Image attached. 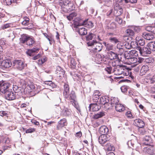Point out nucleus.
Wrapping results in <instances>:
<instances>
[{"mask_svg":"<svg viewBox=\"0 0 155 155\" xmlns=\"http://www.w3.org/2000/svg\"><path fill=\"white\" fill-rule=\"evenodd\" d=\"M59 5L61 7V11L65 13L73 10L75 8L70 0H60Z\"/></svg>","mask_w":155,"mask_h":155,"instance_id":"f257e3e1","label":"nucleus"},{"mask_svg":"<svg viewBox=\"0 0 155 155\" xmlns=\"http://www.w3.org/2000/svg\"><path fill=\"white\" fill-rule=\"evenodd\" d=\"M122 58L129 60V61L132 63H134L137 61V59L135 56L138 55L137 52L134 50L130 51H125L124 54H121Z\"/></svg>","mask_w":155,"mask_h":155,"instance_id":"f03ea898","label":"nucleus"},{"mask_svg":"<svg viewBox=\"0 0 155 155\" xmlns=\"http://www.w3.org/2000/svg\"><path fill=\"white\" fill-rule=\"evenodd\" d=\"M113 72L114 74L117 75L123 74L125 76H127L129 74V70L128 68L121 65L114 68Z\"/></svg>","mask_w":155,"mask_h":155,"instance_id":"7ed1b4c3","label":"nucleus"},{"mask_svg":"<svg viewBox=\"0 0 155 155\" xmlns=\"http://www.w3.org/2000/svg\"><path fill=\"white\" fill-rule=\"evenodd\" d=\"M88 46H92V50L94 52H98L102 49L103 45L100 43L97 42L96 40L89 41L87 43Z\"/></svg>","mask_w":155,"mask_h":155,"instance_id":"20e7f679","label":"nucleus"},{"mask_svg":"<svg viewBox=\"0 0 155 155\" xmlns=\"http://www.w3.org/2000/svg\"><path fill=\"white\" fill-rule=\"evenodd\" d=\"M12 65L15 68H18L20 70H22L26 65L21 60H14L13 62Z\"/></svg>","mask_w":155,"mask_h":155,"instance_id":"39448f33","label":"nucleus"},{"mask_svg":"<svg viewBox=\"0 0 155 155\" xmlns=\"http://www.w3.org/2000/svg\"><path fill=\"white\" fill-rule=\"evenodd\" d=\"M138 50L141 54L143 56L150 54L152 51L151 48L148 47V44L146 47H144L142 49L141 48H139Z\"/></svg>","mask_w":155,"mask_h":155,"instance_id":"423d86ee","label":"nucleus"},{"mask_svg":"<svg viewBox=\"0 0 155 155\" xmlns=\"http://www.w3.org/2000/svg\"><path fill=\"white\" fill-rule=\"evenodd\" d=\"M68 96L64 98L69 100L73 105H75L76 96L74 91L72 90L70 94H68Z\"/></svg>","mask_w":155,"mask_h":155,"instance_id":"0eeeda50","label":"nucleus"},{"mask_svg":"<svg viewBox=\"0 0 155 155\" xmlns=\"http://www.w3.org/2000/svg\"><path fill=\"white\" fill-rule=\"evenodd\" d=\"M4 94L5 98L8 100H13L15 98V95L12 89L8 90Z\"/></svg>","mask_w":155,"mask_h":155,"instance_id":"6e6552de","label":"nucleus"},{"mask_svg":"<svg viewBox=\"0 0 155 155\" xmlns=\"http://www.w3.org/2000/svg\"><path fill=\"white\" fill-rule=\"evenodd\" d=\"M12 65V63L9 60H4L1 63L0 68L2 69H5L9 68Z\"/></svg>","mask_w":155,"mask_h":155,"instance_id":"1a4fd4ad","label":"nucleus"},{"mask_svg":"<svg viewBox=\"0 0 155 155\" xmlns=\"http://www.w3.org/2000/svg\"><path fill=\"white\" fill-rule=\"evenodd\" d=\"M10 84L8 83H2L0 84V91L2 93L5 94L8 90Z\"/></svg>","mask_w":155,"mask_h":155,"instance_id":"9d476101","label":"nucleus"},{"mask_svg":"<svg viewBox=\"0 0 155 155\" xmlns=\"http://www.w3.org/2000/svg\"><path fill=\"white\" fill-rule=\"evenodd\" d=\"M67 123L65 119H63L61 120L58 123L56 128L58 130H61L65 126L67 125Z\"/></svg>","mask_w":155,"mask_h":155,"instance_id":"9b49d317","label":"nucleus"},{"mask_svg":"<svg viewBox=\"0 0 155 155\" xmlns=\"http://www.w3.org/2000/svg\"><path fill=\"white\" fill-rule=\"evenodd\" d=\"M143 143L146 145L151 146L152 143V140L149 136H147L143 138Z\"/></svg>","mask_w":155,"mask_h":155,"instance_id":"f8f14e48","label":"nucleus"},{"mask_svg":"<svg viewBox=\"0 0 155 155\" xmlns=\"http://www.w3.org/2000/svg\"><path fill=\"white\" fill-rule=\"evenodd\" d=\"M13 89L15 93H18L19 95H21L24 91V88L21 87H18L16 85H13Z\"/></svg>","mask_w":155,"mask_h":155,"instance_id":"ddd939ff","label":"nucleus"},{"mask_svg":"<svg viewBox=\"0 0 155 155\" xmlns=\"http://www.w3.org/2000/svg\"><path fill=\"white\" fill-rule=\"evenodd\" d=\"M111 60H113L115 59H117L118 60L121 61L122 57L119 56L117 54L111 51L108 54Z\"/></svg>","mask_w":155,"mask_h":155,"instance_id":"4468645a","label":"nucleus"},{"mask_svg":"<svg viewBox=\"0 0 155 155\" xmlns=\"http://www.w3.org/2000/svg\"><path fill=\"white\" fill-rule=\"evenodd\" d=\"M134 124L139 128L143 127L145 125L143 120L139 119L135 120L134 121Z\"/></svg>","mask_w":155,"mask_h":155,"instance_id":"2eb2a0df","label":"nucleus"},{"mask_svg":"<svg viewBox=\"0 0 155 155\" xmlns=\"http://www.w3.org/2000/svg\"><path fill=\"white\" fill-rule=\"evenodd\" d=\"M89 110L91 111V109L93 111H96L99 110L101 107L96 104H91L89 105Z\"/></svg>","mask_w":155,"mask_h":155,"instance_id":"dca6fc26","label":"nucleus"},{"mask_svg":"<svg viewBox=\"0 0 155 155\" xmlns=\"http://www.w3.org/2000/svg\"><path fill=\"white\" fill-rule=\"evenodd\" d=\"M69 87L68 84L65 83L64 85L63 96L64 97H68V94L69 93Z\"/></svg>","mask_w":155,"mask_h":155,"instance_id":"f3484780","label":"nucleus"},{"mask_svg":"<svg viewBox=\"0 0 155 155\" xmlns=\"http://www.w3.org/2000/svg\"><path fill=\"white\" fill-rule=\"evenodd\" d=\"M149 70V67L147 65H143L140 71V76L145 75L146 73Z\"/></svg>","mask_w":155,"mask_h":155,"instance_id":"a211bd4d","label":"nucleus"},{"mask_svg":"<svg viewBox=\"0 0 155 155\" xmlns=\"http://www.w3.org/2000/svg\"><path fill=\"white\" fill-rule=\"evenodd\" d=\"M56 72L57 74L59 75V77H62L64 76L65 71L60 67L58 66L56 68Z\"/></svg>","mask_w":155,"mask_h":155,"instance_id":"6ab92c4d","label":"nucleus"},{"mask_svg":"<svg viewBox=\"0 0 155 155\" xmlns=\"http://www.w3.org/2000/svg\"><path fill=\"white\" fill-rule=\"evenodd\" d=\"M108 140V139L106 135H101L98 138L99 142L101 144H104Z\"/></svg>","mask_w":155,"mask_h":155,"instance_id":"aec40b11","label":"nucleus"},{"mask_svg":"<svg viewBox=\"0 0 155 155\" xmlns=\"http://www.w3.org/2000/svg\"><path fill=\"white\" fill-rule=\"evenodd\" d=\"M29 37V36L26 34H23L21 36V38H20V43L23 44H26Z\"/></svg>","mask_w":155,"mask_h":155,"instance_id":"412c9836","label":"nucleus"},{"mask_svg":"<svg viewBox=\"0 0 155 155\" xmlns=\"http://www.w3.org/2000/svg\"><path fill=\"white\" fill-rule=\"evenodd\" d=\"M142 36L145 39L148 40H152L154 38V36L152 34L146 32L143 33Z\"/></svg>","mask_w":155,"mask_h":155,"instance_id":"4be33fe9","label":"nucleus"},{"mask_svg":"<svg viewBox=\"0 0 155 155\" xmlns=\"http://www.w3.org/2000/svg\"><path fill=\"white\" fill-rule=\"evenodd\" d=\"M99 131L101 135H105L108 132V129L107 127L103 126L100 127Z\"/></svg>","mask_w":155,"mask_h":155,"instance_id":"5701e85b","label":"nucleus"},{"mask_svg":"<svg viewBox=\"0 0 155 155\" xmlns=\"http://www.w3.org/2000/svg\"><path fill=\"white\" fill-rule=\"evenodd\" d=\"M82 25L89 28H92L93 27V24L92 22L88 21V19L84 21L82 23Z\"/></svg>","mask_w":155,"mask_h":155,"instance_id":"b1692460","label":"nucleus"},{"mask_svg":"<svg viewBox=\"0 0 155 155\" xmlns=\"http://www.w3.org/2000/svg\"><path fill=\"white\" fill-rule=\"evenodd\" d=\"M109 100L110 98L107 96L102 97L100 98V103L103 105L106 103H108Z\"/></svg>","mask_w":155,"mask_h":155,"instance_id":"393cba45","label":"nucleus"},{"mask_svg":"<svg viewBox=\"0 0 155 155\" xmlns=\"http://www.w3.org/2000/svg\"><path fill=\"white\" fill-rule=\"evenodd\" d=\"M39 50V48H33L31 49H29L26 52L27 54L30 56H33L34 54L36 52L38 51Z\"/></svg>","mask_w":155,"mask_h":155,"instance_id":"a878e982","label":"nucleus"},{"mask_svg":"<svg viewBox=\"0 0 155 155\" xmlns=\"http://www.w3.org/2000/svg\"><path fill=\"white\" fill-rule=\"evenodd\" d=\"M35 42V41L34 40V38L31 36H29L26 45L30 46H32L33 45Z\"/></svg>","mask_w":155,"mask_h":155,"instance_id":"bb28decb","label":"nucleus"},{"mask_svg":"<svg viewBox=\"0 0 155 155\" xmlns=\"http://www.w3.org/2000/svg\"><path fill=\"white\" fill-rule=\"evenodd\" d=\"M115 108L116 111L119 112L123 111L125 110L124 106L120 104H117L115 106Z\"/></svg>","mask_w":155,"mask_h":155,"instance_id":"cd10ccee","label":"nucleus"},{"mask_svg":"<svg viewBox=\"0 0 155 155\" xmlns=\"http://www.w3.org/2000/svg\"><path fill=\"white\" fill-rule=\"evenodd\" d=\"M78 32L81 35H85L87 34V30L84 28H80L78 29Z\"/></svg>","mask_w":155,"mask_h":155,"instance_id":"c85d7f7f","label":"nucleus"},{"mask_svg":"<svg viewBox=\"0 0 155 155\" xmlns=\"http://www.w3.org/2000/svg\"><path fill=\"white\" fill-rule=\"evenodd\" d=\"M126 34L127 36H133L134 35V32L133 29L131 28H128L125 31Z\"/></svg>","mask_w":155,"mask_h":155,"instance_id":"c756f323","label":"nucleus"},{"mask_svg":"<svg viewBox=\"0 0 155 155\" xmlns=\"http://www.w3.org/2000/svg\"><path fill=\"white\" fill-rule=\"evenodd\" d=\"M96 56L97 57L95 58V60L96 61L98 64L101 63L102 62L103 60L104 61V59H103L104 57V55L103 56V57H104L103 58L102 57L101 55L99 54H98Z\"/></svg>","mask_w":155,"mask_h":155,"instance_id":"7c9ffc66","label":"nucleus"},{"mask_svg":"<svg viewBox=\"0 0 155 155\" xmlns=\"http://www.w3.org/2000/svg\"><path fill=\"white\" fill-rule=\"evenodd\" d=\"M105 149L108 151H112L115 150V148L114 146L109 143H107L105 147Z\"/></svg>","mask_w":155,"mask_h":155,"instance_id":"2f4dec72","label":"nucleus"},{"mask_svg":"<svg viewBox=\"0 0 155 155\" xmlns=\"http://www.w3.org/2000/svg\"><path fill=\"white\" fill-rule=\"evenodd\" d=\"M44 84L48 86L49 87L52 88H54L56 86L55 84L51 81H45L44 82Z\"/></svg>","mask_w":155,"mask_h":155,"instance_id":"473e14b6","label":"nucleus"},{"mask_svg":"<svg viewBox=\"0 0 155 155\" xmlns=\"http://www.w3.org/2000/svg\"><path fill=\"white\" fill-rule=\"evenodd\" d=\"M130 46L133 48H138V49L139 48H140L139 47L137 42L135 41H131L130 43Z\"/></svg>","mask_w":155,"mask_h":155,"instance_id":"72a5a7b5","label":"nucleus"},{"mask_svg":"<svg viewBox=\"0 0 155 155\" xmlns=\"http://www.w3.org/2000/svg\"><path fill=\"white\" fill-rule=\"evenodd\" d=\"M148 46L151 48L152 51H155V41H152L148 43Z\"/></svg>","mask_w":155,"mask_h":155,"instance_id":"f704fd0d","label":"nucleus"},{"mask_svg":"<svg viewBox=\"0 0 155 155\" xmlns=\"http://www.w3.org/2000/svg\"><path fill=\"white\" fill-rule=\"evenodd\" d=\"M119 101L117 97H111V103L112 106L115 104L116 105L119 104Z\"/></svg>","mask_w":155,"mask_h":155,"instance_id":"c9c22d12","label":"nucleus"},{"mask_svg":"<svg viewBox=\"0 0 155 155\" xmlns=\"http://www.w3.org/2000/svg\"><path fill=\"white\" fill-rule=\"evenodd\" d=\"M62 113L64 115L67 116L70 114V112L68 108L64 107V109L62 110Z\"/></svg>","mask_w":155,"mask_h":155,"instance_id":"e433bc0d","label":"nucleus"},{"mask_svg":"<svg viewBox=\"0 0 155 155\" xmlns=\"http://www.w3.org/2000/svg\"><path fill=\"white\" fill-rule=\"evenodd\" d=\"M95 35L93 33H90L86 37V38L87 41L91 40L92 39H94L95 38Z\"/></svg>","mask_w":155,"mask_h":155,"instance_id":"4c0bfd02","label":"nucleus"},{"mask_svg":"<svg viewBox=\"0 0 155 155\" xmlns=\"http://www.w3.org/2000/svg\"><path fill=\"white\" fill-rule=\"evenodd\" d=\"M153 147H151L150 148L147 147L144 149L145 152V153L150 154H153Z\"/></svg>","mask_w":155,"mask_h":155,"instance_id":"58836bf2","label":"nucleus"},{"mask_svg":"<svg viewBox=\"0 0 155 155\" xmlns=\"http://www.w3.org/2000/svg\"><path fill=\"white\" fill-rule=\"evenodd\" d=\"M116 8H117V10L119 15H120L123 12V10L119 5L116 4L115 5Z\"/></svg>","mask_w":155,"mask_h":155,"instance_id":"ea45409f","label":"nucleus"},{"mask_svg":"<svg viewBox=\"0 0 155 155\" xmlns=\"http://www.w3.org/2000/svg\"><path fill=\"white\" fill-rule=\"evenodd\" d=\"M129 89V87L127 85H124L120 87V89L122 92L124 93L127 92L128 90Z\"/></svg>","mask_w":155,"mask_h":155,"instance_id":"a19ab883","label":"nucleus"},{"mask_svg":"<svg viewBox=\"0 0 155 155\" xmlns=\"http://www.w3.org/2000/svg\"><path fill=\"white\" fill-rule=\"evenodd\" d=\"M145 61L147 63L152 64L154 62V60L153 58L150 57L146 58Z\"/></svg>","mask_w":155,"mask_h":155,"instance_id":"79ce46f5","label":"nucleus"},{"mask_svg":"<svg viewBox=\"0 0 155 155\" xmlns=\"http://www.w3.org/2000/svg\"><path fill=\"white\" fill-rule=\"evenodd\" d=\"M104 115V114L103 112H99L97 114H95L94 116V118L98 119Z\"/></svg>","mask_w":155,"mask_h":155,"instance_id":"37998d69","label":"nucleus"},{"mask_svg":"<svg viewBox=\"0 0 155 155\" xmlns=\"http://www.w3.org/2000/svg\"><path fill=\"white\" fill-rule=\"evenodd\" d=\"M109 40L111 42L115 44L119 42L117 38L115 37H110L109 38Z\"/></svg>","mask_w":155,"mask_h":155,"instance_id":"c03bdc74","label":"nucleus"},{"mask_svg":"<svg viewBox=\"0 0 155 155\" xmlns=\"http://www.w3.org/2000/svg\"><path fill=\"white\" fill-rule=\"evenodd\" d=\"M136 41H137L138 44H139L141 46H143L145 44V40L143 39L140 38L138 40L137 39V38H136Z\"/></svg>","mask_w":155,"mask_h":155,"instance_id":"a18cd8bd","label":"nucleus"},{"mask_svg":"<svg viewBox=\"0 0 155 155\" xmlns=\"http://www.w3.org/2000/svg\"><path fill=\"white\" fill-rule=\"evenodd\" d=\"M139 128H140L139 129V132L140 134L141 135H143L146 134L147 131L145 129H144L143 127Z\"/></svg>","mask_w":155,"mask_h":155,"instance_id":"49530a36","label":"nucleus"},{"mask_svg":"<svg viewBox=\"0 0 155 155\" xmlns=\"http://www.w3.org/2000/svg\"><path fill=\"white\" fill-rule=\"evenodd\" d=\"M76 64L75 59L74 58H71V68H74L76 66Z\"/></svg>","mask_w":155,"mask_h":155,"instance_id":"de8ad7c7","label":"nucleus"},{"mask_svg":"<svg viewBox=\"0 0 155 155\" xmlns=\"http://www.w3.org/2000/svg\"><path fill=\"white\" fill-rule=\"evenodd\" d=\"M118 51L119 52L118 55L120 57H122V58L123 56L121 54H124L125 51H124V48H120Z\"/></svg>","mask_w":155,"mask_h":155,"instance_id":"09e8293b","label":"nucleus"},{"mask_svg":"<svg viewBox=\"0 0 155 155\" xmlns=\"http://www.w3.org/2000/svg\"><path fill=\"white\" fill-rule=\"evenodd\" d=\"M113 16H115L116 17L120 15L117 11V8L116 7L115 5L114 6V10H113Z\"/></svg>","mask_w":155,"mask_h":155,"instance_id":"8fccbe9b","label":"nucleus"},{"mask_svg":"<svg viewBox=\"0 0 155 155\" xmlns=\"http://www.w3.org/2000/svg\"><path fill=\"white\" fill-rule=\"evenodd\" d=\"M149 80L150 83L155 84V74L152 78H150Z\"/></svg>","mask_w":155,"mask_h":155,"instance_id":"3c124183","label":"nucleus"},{"mask_svg":"<svg viewBox=\"0 0 155 155\" xmlns=\"http://www.w3.org/2000/svg\"><path fill=\"white\" fill-rule=\"evenodd\" d=\"M46 61V58H43L42 59H39L38 60V64L41 65Z\"/></svg>","mask_w":155,"mask_h":155,"instance_id":"603ef678","label":"nucleus"},{"mask_svg":"<svg viewBox=\"0 0 155 155\" xmlns=\"http://www.w3.org/2000/svg\"><path fill=\"white\" fill-rule=\"evenodd\" d=\"M4 2L5 4L6 5H9L11 4L12 2H14V0H4Z\"/></svg>","mask_w":155,"mask_h":155,"instance_id":"864d4df0","label":"nucleus"},{"mask_svg":"<svg viewBox=\"0 0 155 155\" xmlns=\"http://www.w3.org/2000/svg\"><path fill=\"white\" fill-rule=\"evenodd\" d=\"M104 107L106 109H109L113 107V106L110 103H107L106 104H104Z\"/></svg>","mask_w":155,"mask_h":155,"instance_id":"5fc2aeb1","label":"nucleus"},{"mask_svg":"<svg viewBox=\"0 0 155 155\" xmlns=\"http://www.w3.org/2000/svg\"><path fill=\"white\" fill-rule=\"evenodd\" d=\"M124 2L126 3H130L131 4H135L137 2V0H124Z\"/></svg>","mask_w":155,"mask_h":155,"instance_id":"6e6d98bb","label":"nucleus"},{"mask_svg":"<svg viewBox=\"0 0 155 155\" xmlns=\"http://www.w3.org/2000/svg\"><path fill=\"white\" fill-rule=\"evenodd\" d=\"M7 43V41L4 38L0 39V45H5Z\"/></svg>","mask_w":155,"mask_h":155,"instance_id":"4d7b16f0","label":"nucleus"},{"mask_svg":"<svg viewBox=\"0 0 155 155\" xmlns=\"http://www.w3.org/2000/svg\"><path fill=\"white\" fill-rule=\"evenodd\" d=\"M113 9H111L109 10L107 13V15L108 16L112 17H113Z\"/></svg>","mask_w":155,"mask_h":155,"instance_id":"13d9d810","label":"nucleus"},{"mask_svg":"<svg viewBox=\"0 0 155 155\" xmlns=\"http://www.w3.org/2000/svg\"><path fill=\"white\" fill-rule=\"evenodd\" d=\"M113 48V46L112 44H107V47L106 48L107 50L108 51L112 50Z\"/></svg>","mask_w":155,"mask_h":155,"instance_id":"bf43d9fd","label":"nucleus"},{"mask_svg":"<svg viewBox=\"0 0 155 155\" xmlns=\"http://www.w3.org/2000/svg\"><path fill=\"white\" fill-rule=\"evenodd\" d=\"M7 111H0V115L1 116L3 117L6 116L7 117Z\"/></svg>","mask_w":155,"mask_h":155,"instance_id":"052dcab7","label":"nucleus"},{"mask_svg":"<svg viewBox=\"0 0 155 155\" xmlns=\"http://www.w3.org/2000/svg\"><path fill=\"white\" fill-rule=\"evenodd\" d=\"M131 28L137 32H139L140 30V28L138 26H133L131 27Z\"/></svg>","mask_w":155,"mask_h":155,"instance_id":"680f3d73","label":"nucleus"},{"mask_svg":"<svg viewBox=\"0 0 155 155\" xmlns=\"http://www.w3.org/2000/svg\"><path fill=\"white\" fill-rule=\"evenodd\" d=\"M35 131V129L34 128H29L27 129L26 131V133H32Z\"/></svg>","mask_w":155,"mask_h":155,"instance_id":"e2e57ef3","label":"nucleus"},{"mask_svg":"<svg viewBox=\"0 0 155 155\" xmlns=\"http://www.w3.org/2000/svg\"><path fill=\"white\" fill-rule=\"evenodd\" d=\"M119 60H116V61H113L112 62V65L113 67H117L118 66H120V65L117 64V63H118L119 61Z\"/></svg>","mask_w":155,"mask_h":155,"instance_id":"0e129e2a","label":"nucleus"},{"mask_svg":"<svg viewBox=\"0 0 155 155\" xmlns=\"http://www.w3.org/2000/svg\"><path fill=\"white\" fill-rule=\"evenodd\" d=\"M105 70L108 74H111L112 71V68L111 67H107L105 68Z\"/></svg>","mask_w":155,"mask_h":155,"instance_id":"69168bd1","label":"nucleus"},{"mask_svg":"<svg viewBox=\"0 0 155 155\" xmlns=\"http://www.w3.org/2000/svg\"><path fill=\"white\" fill-rule=\"evenodd\" d=\"M126 115L128 117L130 118H133V117H132V115L131 114V112L130 111H128L126 113Z\"/></svg>","mask_w":155,"mask_h":155,"instance_id":"338daca9","label":"nucleus"},{"mask_svg":"<svg viewBox=\"0 0 155 155\" xmlns=\"http://www.w3.org/2000/svg\"><path fill=\"white\" fill-rule=\"evenodd\" d=\"M116 20L120 24H121L122 22V19L119 17H117L116 18Z\"/></svg>","mask_w":155,"mask_h":155,"instance_id":"774afa93","label":"nucleus"}]
</instances>
